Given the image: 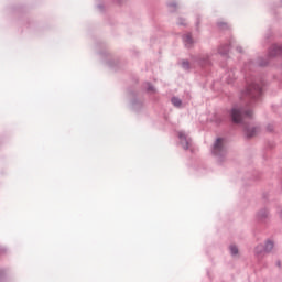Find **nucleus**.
Returning <instances> with one entry per match:
<instances>
[{"instance_id":"f8f14e48","label":"nucleus","mask_w":282,"mask_h":282,"mask_svg":"<svg viewBox=\"0 0 282 282\" xmlns=\"http://www.w3.org/2000/svg\"><path fill=\"white\" fill-rule=\"evenodd\" d=\"M246 116L250 118V116H252V112H246Z\"/></svg>"},{"instance_id":"f257e3e1","label":"nucleus","mask_w":282,"mask_h":282,"mask_svg":"<svg viewBox=\"0 0 282 282\" xmlns=\"http://www.w3.org/2000/svg\"><path fill=\"white\" fill-rule=\"evenodd\" d=\"M213 153L216 155V158H224L227 153L226 144L224 143V139H217L214 148Z\"/></svg>"},{"instance_id":"0eeeda50","label":"nucleus","mask_w":282,"mask_h":282,"mask_svg":"<svg viewBox=\"0 0 282 282\" xmlns=\"http://www.w3.org/2000/svg\"><path fill=\"white\" fill-rule=\"evenodd\" d=\"M272 248H274V242L268 241L265 243L264 250H265V252H270L272 250Z\"/></svg>"},{"instance_id":"ddd939ff","label":"nucleus","mask_w":282,"mask_h":282,"mask_svg":"<svg viewBox=\"0 0 282 282\" xmlns=\"http://www.w3.org/2000/svg\"><path fill=\"white\" fill-rule=\"evenodd\" d=\"M185 144H186V149H188V141H185Z\"/></svg>"},{"instance_id":"6e6552de","label":"nucleus","mask_w":282,"mask_h":282,"mask_svg":"<svg viewBox=\"0 0 282 282\" xmlns=\"http://www.w3.org/2000/svg\"><path fill=\"white\" fill-rule=\"evenodd\" d=\"M273 50H274V53H271V56H279L282 54L281 47L274 46Z\"/></svg>"},{"instance_id":"39448f33","label":"nucleus","mask_w":282,"mask_h":282,"mask_svg":"<svg viewBox=\"0 0 282 282\" xmlns=\"http://www.w3.org/2000/svg\"><path fill=\"white\" fill-rule=\"evenodd\" d=\"M257 135V128H251L247 130V138H254Z\"/></svg>"},{"instance_id":"423d86ee","label":"nucleus","mask_w":282,"mask_h":282,"mask_svg":"<svg viewBox=\"0 0 282 282\" xmlns=\"http://www.w3.org/2000/svg\"><path fill=\"white\" fill-rule=\"evenodd\" d=\"M172 104L174 105V107H182V100L180 98L173 97Z\"/></svg>"},{"instance_id":"2eb2a0df","label":"nucleus","mask_w":282,"mask_h":282,"mask_svg":"<svg viewBox=\"0 0 282 282\" xmlns=\"http://www.w3.org/2000/svg\"><path fill=\"white\" fill-rule=\"evenodd\" d=\"M267 213H264V217H265Z\"/></svg>"},{"instance_id":"9d476101","label":"nucleus","mask_w":282,"mask_h":282,"mask_svg":"<svg viewBox=\"0 0 282 282\" xmlns=\"http://www.w3.org/2000/svg\"><path fill=\"white\" fill-rule=\"evenodd\" d=\"M178 138L182 141L186 140V135L184 133H182V132L178 133Z\"/></svg>"},{"instance_id":"1a4fd4ad","label":"nucleus","mask_w":282,"mask_h":282,"mask_svg":"<svg viewBox=\"0 0 282 282\" xmlns=\"http://www.w3.org/2000/svg\"><path fill=\"white\" fill-rule=\"evenodd\" d=\"M230 252H231V254H238L239 249L237 248V246H231L230 247Z\"/></svg>"},{"instance_id":"7ed1b4c3","label":"nucleus","mask_w":282,"mask_h":282,"mask_svg":"<svg viewBox=\"0 0 282 282\" xmlns=\"http://www.w3.org/2000/svg\"><path fill=\"white\" fill-rule=\"evenodd\" d=\"M231 119H232V122H235L236 124H239V122L243 120V112L238 108H234L231 110Z\"/></svg>"},{"instance_id":"f03ea898","label":"nucleus","mask_w":282,"mask_h":282,"mask_svg":"<svg viewBox=\"0 0 282 282\" xmlns=\"http://www.w3.org/2000/svg\"><path fill=\"white\" fill-rule=\"evenodd\" d=\"M247 94L248 96H251V98H257L261 94V86L257 84H251L247 88Z\"/></svg>"},{"instance_id":"20e7f679","label":"nucleus","mask_w":282,"mask_h":282,"mask_svg":"<svg viewBox=\"0 0 282 282\" xmlns=\"http://www.w3.org/2000/svg\"><path fill=\"white\" fill-rule=\"evenodd\" d=\"M184 43L186 47H191V45H193V37L191 36V34L184 36Z\"/></svg>"},{"instance_id":"9b49d317","label":"nucleus","mask_w":282,"mask_h":282,"mask_svg":"<svg viewBox=\"0 0 282 282\" xmlns=\"http://www.w3.org/2000/svg\"><path fill=\"white\" fill-rule=\"evenodd\" d=\"M184 69H188V62H183Z\"/></svg>"},{"instance_id":"4468645a","label":"nucleus","mask_w":282,"mask_h":282,"mask_svg":"<svg viewBox=\"0 0 282 282\" xmlns=\"http://www.w3.org/2000/svg\"><path fill=\"white\" fill-rule=\"evenodd\" d=\"M150 91H153V88H150Z\"/></svg>"}]
</instances>
